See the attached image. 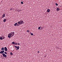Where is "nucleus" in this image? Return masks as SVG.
<instances>
[{"instance_id":"f257e3e1","label":"nucleus","mask_w":62,"mask_h":62,"mask_svg":"<svg viewBox=\"0 0 62 62\" xmlns=\"http://www.w3.org/2000/svg\"><path fill=\"white\" fill-rule=\"evenodd\" d=\"M14 34V32H11L10 33L8 34V37L10 38L11 37H13Z\"/></svg>"},{"instance_id":"f03ea898","label":"nucleus","mask_w":62,"mask_h":62,"mask_svg":"<svg viewBox=\"0 0 62 62\" xmlns=\"http://www.w3.org/2000/svg\"><path fill=\"white\" fill-rule=\"evenodd\" d=\"M18 23L19 25L22 24L24 23V22L23 21H20L18 22Z\"/></svg>"},{"instance_id":"7ed1b4c3","label":"nucleus","mask_w":62,"mask_h":62,"mask_svg":"<svg viewBox=\"0 0 62 62\" xmlns=\"http://www.w3.org/2000/svg\"><path fill=\"white\" fill-rule=\"evenodd\" d=\"M15 47V48H16L17 49H19V46H15V45L14 46Z\"/></svg>"},{"instance_id":"20e7f679","label":"nucleus","mask_w":62,"mask_h":62,"mask_svg":"<svg viewBox=\"0 0 62 62\" xmlns=\"http://www.w3.org/2000/svg\"><path fill=\"white\" fill-rule=\"evenodd\" d=\"M2 54V55H3V57H7V55H6L4 53Z\"/></svg>"},{"instance_id":"39448f33","label":"nucleus","mask_w":62,"mask_h":62,"mask_svg":"<svg viewBox=\"0 0 62 62\" xmlns=\"http://www.w3.org/2000/svg\"><path fill=\"white\" fill-rule=\"evenodd\" d=\"M4 52V50H2V51H0V54H3V53Z\"/></svg>"},{"instance_id":"423d86ee","label":"nucleus","mask_w":62,"mask_h":62,"mask_svg":"<svg viewBox=\"0 0 62 62\" xmlns=\"http://www.w3.org/2000/svg\"><path fill=\"white\" fill-rule=\"evenodd\" d=\"M4 50L6 51H7V49L6 47H4Z\"/></svg>"},{"instance_id":"0eeeda50","label":"nucleus","mask_w":62,"mask_h":62,"mask_svg":"<svg viewBox=\"0 0 62 62\" xmlns=\"http://www.w3.org/2000/svg\"><path fill=\"white\" fill-rule=\"evenodd\" d=\"M56 10V11H58L60 10V9L59 8H57Z\"/></svg>"},{"instance_id":"6e6552de","label":"nucleus","mask_w":62,"mask_h":62,"mask_svg":"<svg viewBox=\"0 0 62 62\" xmlns=\"http://www.w3.org/2000/svg\"><path fill=\"white\" fill-rule=\"evenodd\" d=\"M5 16V14H3V15H2V18H3V17H4Z\"/></svg>"},{"instance_id":"1a4fd4ad","label":"nucleus","mask_w":62,"mask_h":62,"mask_svg":"<svg viewBox=\"0 0 62 62\" xmlns=\"http://www.w3.org/2000/svg\"><path fill=\"white\" fill-rule=\"evenodd\" d=\"M50 11V10L49 9H48L47 10V12L49 13Z\"/></svg>"},{"instance_id":"9d476101","label":"nucleus","mask_w":62,"mask_h":62,"mask_svg":"<svg viewBox=\"0 0 62 62\" xmlns=\"http://www.w3.org/2000/svg\"><path fill=\"white\" fill-rule=\"evenodd\" d=\"M12 44H13V45H15V42H12Z\"/></svg>"},{"instance_id":"9b49d317","label":"nucleus","mask_w":62,"mask_h":62,"mask_svg":"<svg viewBox=\"0 0 62 62\" xmlns=\"http://www.w3.org/2000/svg\"><path fill=\"white\" fill-rule=\"evenodd\" d=\"M17 24V23H15V24H14V26H16Z\"/></svg>"},{"instance_id":"f8f14e48","label":"nucleus","mask_w":62,"mask_h":62,"mask_svg":"<svg viewBox=\"0 0 62 62\" xmlns=\"http://www.w3.org/2000/svg\"><path fill=\"white\" fill-rule=\"evenodd\" d=\"M1 50H4V47H3L2 48H1Z\"/></svg>"},{"instance_id":"ddd939ff","label":"nucleus","mask_w":62,"mask_h":62,"mask_svg":"<svg viewBox=\"0 0 62 62\" xmlns=\"http://www.w3.org/2000/svg\"><path fill=\"white\" fill-rule=\"evenodd\" d=\"M6 19H4V20H3V22H6Z\"/></svg>"},{"instance_id":"4468645a","label":"nucleus","mask_w":62,"mask_h":62,"mask_svg":"<svg viewBox=\"0 0 62 62\" xmlns=\"http://www.w3.org/2000/svg\"><path fill=\"white\" fill-rule=\"evenodd\" d=\"M2 39H3V38H2V37H0V40H1Z\"/></svg>"},{"instance_id":"2eb2a0df","label":"nucleus","mask_w":62,"mask_h":62,"mask_svg":"<svg viewBox=\"0 0 62 62\" xmlns=\"http://www.w3.org/2000/svg\"><path fill=\"white\" fill-rule=\"evenodd\" d=\"M40 28H41L40 27H38V30H40Z\"/></svg>"},{"instance_id":"dca6fc26","label":"nucleus","mask_w":62,"mask_h":62,"mask_svg":"<svg viewBox=\"0 0 62 62\" xmlns=\"http://www.w3.org/2000/svg\"><path fill=\"white\" fill-rule=\"evenodd\" d=\"M55 5H56V6H58V4H57V3H55Z\"/></svg>"},{"instance_id":"f3484780","label":"nucleus","mask_w":62,"mask_h":62,"mask_svg":"<svg viewBox=\"0 0 62 62\" xmlns=\"http://www.w3.org/2000/svg\"><path fill=\"white\" fill-rule=\"evenodd\" d=\"M4 54H7V52H4Z\"/></svg>"},{"instance_id":"a211bd4d","label":"nucleus","mask_w":62,"mask_h":62,"mask_svg":"<svg viewBox=\"0 0 62 62\" xmlns=\"http://www.w3.org/2000/svg\"><path fill=\"white\" fill-rule=\"evenodd\" d=\"M27 32H29V31L28 30H27Z\"/></svg>"},{"instance_id":"6ab92c4d","label":"nucleus","mask_w":62,"mask_h":62,"mask_svg":"<svg viewBox=\"0 0 62 62\" xmlns=\"http://www.w3.org/2000/svg\"><path fill=\"white\" fill-rule=\"evenodd\" d=\"M23 2H22H22H21V3L22 4H23Z\"/></svg>"},{"instance_id":"aec40b11","label":"nucleus","mask_w":62,"mask_h":62,"mask_svg":"<svg viewBox=\"0 0 62 62\" xmlns=\"http://www.w3.org/2000/svg\"><path fill=\"white\" fill-rule=\"evenodd\" d=\"M10 54H11V55H13V54H12V52H11Z\"/></svg>"},{"instance_id":"412c9836","label":"nucleus","mask_w":62,"mask_h":62,"mask_svg":"<svg viewBox=\"0 0 62 62\" xmlns=\"http://www.w3.org/2000/svg\"><path fill=\"white\" fill-rule=\"evenodd\" d=\"M31 35L32 36L33 35V34L32 33H31Z\"/></svg>"},{"instance_id":"4be33fe9","label":"nucleus","mask_w":62,"mask_h":62,"mask_svg":"<svg viewBox=\"0 0 62 62\" xmlns=\"http://www.w3.org/2000/svg\"><path fill=\"white\" fill-rule=\"evenodd\" d=\"M20 44H19V43H18L17 44V45H20Z\"/></svg>"},{"instance_id":"5701e85b","label":"nucleus","mask_w":62,"mask_h":62,"mask_svg":"<svg viewBox=\"0 0 62 62\" xmlns=\"http://www.w3.org/2000/svg\"><path fill=\"white\" fill-rule=\"evenodd\" d=\"M5 38V37H3V39H4Z\"/></svg>"},{"instance_id":"b1692460","label":"nucleus","mask_w":62,"mask_h":62,"mask_svg":"<svg viewBox=\"0 0 62 62\" xmlns=\"http://www.w3.org/2000/svg\"><path fill=\"white\" fill-rule=\"evenodd\" d=\"M15 45H17V43H15Z\"/></svg>"},{"instance_id":"393cba45","label":"nucleus","mask_w":62,"mask_h":62,"mask_svg":"<svg viewBox=\"0 0 62 62\" xmlns=\"http://www.w3.org/2000/svg\"><path fill=\"white\" fill-rule=\"evenodd\" d=\"M17 26H19V25H18V24H17Z\"/></svg>"},{"instance_id":"a878e982","label":"nucleus","mask_w":62,"mask_h":62,"mask_svg":"<svg viewBox=\"0 0 62 62\" xmlns=\"http://www.w3.org/2000/svg\"><path fill=\"white\" fill-rule=\"evenodd\" d=\"M39 51H38V53H39Z\"/></svg>"},{"instance_id":"bb28decb","label":"nucleus","mask_w":62,"mask_h":62,"mask_svg":"<svg viewBox=\"0 0 62 62\" xmlns=\"http://www.w3.org/2000/svg\"><path fill=\"white\" fill-rule=\"evenodd\" d=\"M12 9H10V10H12Z\"/></svg>"}]
</instances>
